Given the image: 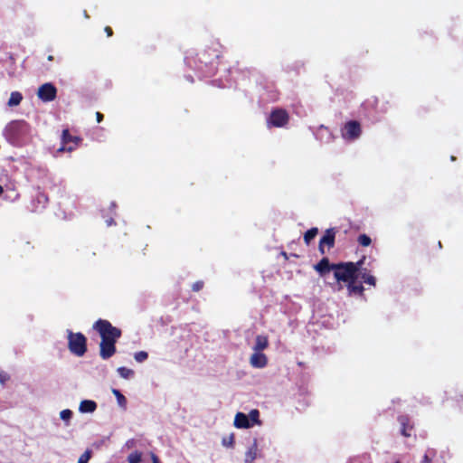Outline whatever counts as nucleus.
I'll use <instances>...</instances> for the list:
<instances>
[{"label": "nucleus", "instance_id": "f257e3e1", "mask_svg": "<svg viewBox=\"0 0 463 463\" xmlns=\"http://www.w3.org/2000/svg\"><path fill=\"white\" fill-rule=\"evenodd\" d=\"M92 328L99 333L101 338L99 344L100 357L104 360L112 357L117 352L116 343L121 337V330L113 326L109 320L101 318L93 324Z\"/></svg>", "mask_w": 463, "mask_h": 463}, {"label": "nucleus", "instance_id": "f03ea898", "mask_svg": "<svg viewBox=\"0 0 463 463\" xmlns=\"http://www.w3.org/2000/svg\"><path fill=\"white\" fill-rule=\"evenodd\" d=\"M364 257L356 262H339L333 267L334 277L337 282L349 283L353 279H358V272L361 271Z\"/></svg>", "mask_w": 463, "mask_h": 463}, {"label": "nucleus", "instance_id": "7ed1b4c3", "mask_svg": "<svg viewBox=\"0 0 463 463\" xmlns=\"http://www.w3.org/2000/svg\"><path fill=\"white\" fill-rule=\"evenodd\" d=\"M68 333V348L70 352L77 356H83L87 352V338L80 333H73L71 330Z\"/></svg>", "mask_w": 463, "mask_h": 463}, {"label": "nucleus", "instance_id": "20e7f679", "mask_svg": "<svg viewBox=\"0 0 463 463\" xmlns=\"http://www.w3.org/2000/svg\"><path fill=\"white\" fill-rule=\"evenodd\" d=\"M220 48L221 45L216 43L199 53L200 62L203 63L205 66H210V72H213L219 63V59L222 56Z\"/></svg>", "mask_w": 463, "mask_h": 463}, {"label": "nucleus", "instance_id": "39448f33", "mask_svg": "<svg viewBox=\"0 0 463 463\" xmlns=\"http://www.w3.org/2000/svg\"><path fill=\"white\" fill-rule=\"evenodd\" d=\"M363 106L367 110H373L375 114H385L392 108L391 99L388 96L371 97L367 99Z\"/></svg>", "mask_w": 463, "mask_h": 463}, {"label": "nucleus", "instance_id": "423d86ee", "mask_svg": "<svg viewBox=\"0 0 463 463\" xmlns=\"http://www.w3.org/2000/svg\"><path fill=\"white\" fill-rule=\"evenodd\" d=\"M29 132V125L24 120L11 121L5 128V135L13 142H19Z\"/></svg>", "mask_w": 463, "mask_h": 463}, {"label": "nucleus", "instance_id": "0eeeda50", "mask_svg": "<svg viewBox=\"0 0 463 463\" xmlns=\"http://www.w3.org/2000/svg\"><path fill=\"white\" fill-rule=\"evenodd\" d=\"M289 121V115L286 109H275L270 112V115L267 120V126L269 128H283Z\"/></svg>", "mask_w": 463, "mask_h": 463}, {"label": "nucleus", "instance_id": "6e6552de", "mask_svg": "<svg viewBox=\"0 0 463 463\" xmlns=\"http://www.w3.org/2000/svg\"><path fill=\"white\" fill-rule=\"evenodd\" d=\"M361 134V124L357 120L347 121L342 129V137L346 140H355Z\"/></svg>", "mask_w": 463, "mask_h": 463}, {"label": "nucleus", "instance_id": "1a4fd4ad", "mask_svg": "<svg viewBox=\"0 0 463 463\" xmlns=\"http://www.w3.org/2000/svg\"><path fill=\"white\" fill-rule=\"evenodd\" d=\"M81 139L79 137L71 136L69 129H64L61 134V146L58 149L59 152L74 150Z\"/></svg>", "mask_w": 463, "mask_h": 463}, {"label": "nucleus", "instance_id": "9d476101", "mask_svg": "<svg viewBox=\"0 0 463 463\" xmlns=\"http://www.w3.org/2000/svg\"><path fill=\"white\" fill-rule=\"evenodd\" d=\"M37 96L43 102L52 101L56 99L57 89L52 83H44L39 87Z\"/></svg>", "mask_w": 463, "mask_h": 463}, {"label": "nucleus", "instance_id": "9b49d317", "mask_svg": "<svg viewBox=\"0 0 463 463\" xmlns=\"http://www.w3.org/2000/svg\"><path fill=\"white\" fill-rule=\"evenodd\" d=\"M336 229L329 228L326 229L324 235L320 238L318 244V250L321 254H325V247L332 249L335 246Z\"/></svg>", "mask_w": 463, "mask_h": 463}, {"label": "nucleus", "instance_id": "f8f14e48", "mask_svg": "<svg viewBox=\"0 0 463 463\" xmlns=\"http://www.w3.org/2000/svg\"><path fill=\"white\" fill-rule=\"evenodd\" d=\"M398 421L401 424V433L404 437H411L413 431V425L411 423V419L408 415H400Z\"/></svg>", "mask_w": 463, "mask_h": 463}, {"label": "nucleus", "instance_id": "ddd939ff", "mask_svg": "<svg viewBox=\"0 0 463 463\" xmlns=\"http://www.w3.org/2000/svg\"><path fill=\"white\" fill-rule=\"evenodd\" d=\"M250 364L254 368H263L268 364V358L265 354L254 351L250 358Z\"/></svg>", "mask_w": 463, "mask_h": 463}, {"label": "nucleus", "instance_id": "4468645a", "mask_svg": "<svg viewBox=\"0 0 463 463\" xmlns=\"http://www.w3.org/2000/svg\"><path fill=\"white\" fill-rule=\"evenodd\" d=\"M335 263H330L328 258L324 257L318 263L315 265L314 268L320 275L323 276L333 270V267H335Z\"/></svg>", "mask_w": 463, "mask_h": 463}, {"label": "nucleus", "instance_id": "2eb2a0df", "mask_svg": "<svg viewBox=\"0 0 463 463\" xmlns=\"http://www.w3.org/2000/svg\"><path fill=\"white\" fill-rule=\"evenodd\" d=\"M357 279H353L347 285V292L349 296H363L364 288L361 283L356 282Z\"/></svg>", "mask_w": 463, "mask_h": 463}, {"label": "nucleus", "instance_id": "dca6fc26", "mask_svg": "<svg viewBox=\"0 0 463 463\" xmlns=\"http://www.w3.org/2000/svg\"><path fill=\"white\" fill-rule=\"evenodd\" d=\"M234 426L238 429H248L252 426L246 414L238 412L234 418Z\"/></svg>", "mask_w": 463, "mask_h": 463}, {"label": "nucleus", "instance_id": "f3484780", "mask_svg": "<svg viewBox=\"0 0 463 463\" xmlns=\"http://www.w3.org/2000/svg\"><path fill=\"white\" fill-rule=\"evenodd\" d=\"M258 440L257 439H254L252 444L249 447L245 453V463H253V461L258 457Z\"/></svg>", "mask_w": 463, "mask_h": 463}, {"label": "nucleus", "instance_id": "a211bd4d", "mask_svg": "<svg viewBox=\"0 0 463 463\" xmlns=\"http://www.w3.org/2000/svg\"><path fill=\"white\" fill-rule=\"evenodd\" d=\"M269 346V339L267 335H259L256 336L255 345L253 350L256 352H262Z\"/></svg>", "mask_w": 463, "mask_h": 463}, {"label": "nucleus", "instance_id": "6ab92c4d", "mask_svg": "<svg viewBox=\"0 0 463 463\" xmlns=\"http://www.w3.org/2000/svg\"><path fill=\"white\" fill-rule=\"evenodd\" d=\"M97 409V403L91 400H84L80 403L79 410L82 413L93 412Z\"/></svg>", "mask_w": 463, "mask_h": 463}, {"label": "nucleus", "instance_id": "aec40b11", "mask_svg": "<svg viewBox=\"0 0 463 463\" xmlns=\"http://www.w3.org/2000/svg\"><path fill=\"white\" fill-rule=\"evenodd\" d=\"M358 277H361V279L366 284H369L371 286H375L376 284L375 278L373 275H371L366 269H363V266H361V271L358 272Z\"/></svg>", "mask_w": 463, "mask_h": 463}, {"label": "nucleus", "instance_id": "412c9836", "mask_svg": "<svg viewBox=\"0 0 463 463\" xmlns=\"http://www.w3.org/2000/svg\"><path fill=\"white\" fill-rule=\"evenodd\" d=\"M436 457L437 450L435 449L429 448L426 449L420 463H431Z\"/></svg>", "mask_w": 463, "mask_h": 463}, {"label": "nucleus", "instance_id": "4be33fe9", "mask_svg": "<svg viewBox=\"0 0 463 463\" xmlns=\"http://www.w3.org/2000/svg\"><path fill=\"white\" fill-rule=\"evenodd\" d=\"M23 99V95L19 91H13L7 102L9 107L18 106Z\"/></svg>", "mask_w": 463, "mask_h": 463}, {"label": "nucleus", "instance_id": "5701e85b", "mask_svg": "<svg viewBox=\"0 0 463 463\" xmlns=\"http://www.w3.org/2000/svg\"><path fill=\"white\" fill-rule=\"evenodd\" d=\"M318 233V229L317 227L311 228L307 230L304 234V241L307 245H309L311 241L316 238Z\"/></svg>", "mask_w": 463, "mask_h": 463}, {"label": "nucleus", "instance_id": "b1692460", "mask_svg": "<svg viewBox=\"0 0 463 463\" xmlns=\"http://www.w3.org/2000/svg\"><path fill=\"white\" fill-rule=\"evenodd\" d=\"M112 393L115 395L119 406L125 408L127 405L126 397L118 389H113Z\"/></svg>", "mask_w": 463, "mask_h": 463}, {"label": "nucleus", "instance_id": "393cba45", "mask_svg": "<svg viewBox=\"0 0 463 463\" xmlns=\"http://www.w3.org/2000/svg\"><path fill=\"white\" fill-rule=\"evenodd\" d=\"M142 459V453L140 451H133L128 456V463H140Z\"/></svg>", "mask_w": 463, "mask_h": 463}, {"label": "nucleus", "instance_id": "a878e982", "mask_svg": "<svg viewBox=\"0 0 463 463\" xmlns=\"http://www.w3.org/2000/svg\"><path fill=\"white\" fill-rule=\"evenodd\" d=\"M249 420H250V422L253 425V424H260V412L258 410L254 409V410H251L249 413V416H248Z\"/></svg>", "mask_w": 463, "mask_h": 463}, {"label": "nucleus", "instance_id": "bb28decb", "mask_svg": "<svg viewBox=\"0 0 463 463\" xmlns=\"http://www.w3.org/2000/svg\"><path fill=\"white\" fill-rule=\"evenodd\" d=\"M118 373L119 375L124 379H129L134 375V371L131 369H128L127 367H119L118 368Z\"/></svg>", "mask_w": 463, "mask_h": 463}, {"label": "nucleus", "instance_id": "cd10ccee", "mask_svg": "<svg viewBox=\"0 0 463 463\" xmlns=\"http://www.w3.org/2000/svg\"><path fill=\"white\" fill-rule=\"evenodd\" d=\"M357 241L364 247H368L372 243L371 238L366 234H360L357 238Z\"/></svg>", "mask_w": 463, "mask_h": 463}, {"label": "nucleus", "instance_id": "c85d7f7f", "mask_svg": "<svg viewBox=\"0 0 463 463\" xmlns=\"http://www.w3.org/2000/svg\"><path fill=\"white\" fill-rule=\"evenodd\" d=\"M147 357H148V354L145 351L137 352L134 355V358L137 363H142V362L146 361L147 359Z\"/></svg>", "mask_w": 463, "mask_h": 463}, {"label": "nucleus", "instance_id": "c756f323", "mask_svg": "<svg viewBox=\"0 0 463 463\" xmlns=\"http://www.w3.org/2000/svg\"><path fill=\"white\" fill-rule=\"evenodd\" d=\"M91 458V450L87 449L83 454L80 455L78 463H88Z\"/></svg>", "mask_w": 463, "mask_h": 463}, {"label": "nucleus", "instance_id": "7c9ffc66", "mask_svg": "<svg viewBox=\"0 0 463 463\" xmlns=\"http://www.w3.org/2000/svg\"><path fill=\"white\" fill-rule=\"evenodd\" d=\"M60 416L63 420H70L72 416V411L69 409H65L61 411Z\"/></svg>", "mask_w": 463, "mask_h": 463}, {"label": "nucleus", "instance_id": "2f4dec72", "mask_svg": "<svg viewBox=\"0 0 463 463\" xmlns=\"http://www.w3.org/2000/svg\"><path fill=\"white\" fill-rule=\"evenodd\" d=\"M10 376L9 374L5 371H0V383L2 384H5L7 381H9Z\"/></svg>", "mask_w": 463, "mask_h": 463}, {"label": "nucleus", "instance_id": "473e14b6", "mask_svg": "<svg viewBox=\"0 0 463 463\" xmlns=\"http://www.w3.org/2000/svg\"><path fill=\"white\" fill-rule=\"evenodd\" d=\"M203 288V282L199 280V281H195L193 285H192V289L193 291H200L202 288Z\"/></svg>", "mask_w": 463, "mask_h": 463}, {"label": "nucleus", "instance_id": "72a5a7b5", "mask_svg": "<svg viewBox=\"0 0 463 463\" xmlns=\"http://www.w3.org/2000/svg\"><path fill=\"white\" fill-rule=\"evenodd\" d=\"M104 31H105L106 34H107L109 37H110V36H112V35H113V30H112V28H111L110 26H106V27L104 28Z\"/></svg>", "mask_w": 463, "mask_h": 463}, {"label": "nucleus", "instance_id": "f704fd0d", "mask_svg": "<svg viewBox=\"0 0 463 463\" xmlns=\"http://www.w3.org/2000/svg\"><path fill=\"white\" fill-rule=\"evenodd\" d=\"M96 118H97V121L99 123V122H101L103 120L104 116H103L102 113L97 111L96 112Z\"/></svg>", "mask_w": 463, "mask_h": 463}, {"label": "nucleus", "instance_id": "c9c22d12", "mask_svg": "<svg viewBox=\"0 0 463 463\" xmlns=\"http://www.w3.org/2000/svg\"><path fill=\"white\" fill-rule=\"evenodd\" d=\"M151 458H152V463H160L158 457L156 454L152 453Z\"/></svg>", "mask_w": 463, "mask_h": 463}, {"label": "nucleus", "instance_id": "e433bc0d", "mask_svg": "<svg viewBox=\"0 0 463 463\" xmlns=\"http://www.w3.org/2000/svg\"><path fill=\"white\" fill-rule=\"evenodd\" d=\"M47 60H48L49 61H53V56H52V55H49V56L47 57Z\"/></svg>", "mask_w": 463, "mask_h": 463}, {"label": "nucleus", "instance_id": "4c0bfd02", "mask_svg": "<svg viewBox=\"0 0 463 463\" xmlns=\"http://www.w3.org/2000/svg\"><path fill=\"white\" fill-rule=\"evenodd\" d=\"M4 193V188L3 186L0 184V196L3 194Z\"/></svg>", "mask_w": 463, "mask_h": 463}, {"label": "nucleus", "instance_id": "58836bf2", "mask_svg": "<svg viewBox=\"0 0 463 463\" xmlns=\"http://www.w3.org/2000/svg\"><path fill=\"white\" fill-rule=\"evenodd\" d=\"M132 443H133V440H131V441H127V445H128V446H132Z\"/></svg>", "mask_w": 463, "mask_h": 463}, {"label": "nucleus", "instance_id": "ea45409f", "mask_svg": "<svg viewBox=\"0 0 463 463\" xmlns=\"http://www.w3.org/2000/svg\"><path fill=\"white\" fill-rule=\"evenodd\" d=\"M132 443H133V440H131V441H127V445H128V446H132Z\"/></svg>", "mask_w": 463, "mask_h": 463}, {"label": "nucleus", "instance_id": "a19ab883", "mask_svg": "<svg viewBox=\"0 0 463 463\" xmlns=\"http://www.w3.org/2000/svg\"><path fill=\"white\" fill-rule=\"evenodd\" d=\"M228 443H231V444L233 443L232 437L231 438V440H228Z\"/></svg>", "mask_w": 463, "mask_h": 463}, {"label": "nucleus", "instance_id": "79ce46f5", "mask_svg": "<svg viewBox=\"0 0 463 463\" xmlns=\"http://www.w3.org/2000/svg\"><path fill=\"white\" fill-rule=\"evenodd\" d=\"M228 443H231V444L233 443L232 437L231 438V440H228Z\"/></svg>", "mask_w": 463, "mask_h": 463}, {"label": "nucleus", "instance_id": "37998d69", "mask_svg": "<svg viewBox=\"0 0 463 463\" xmlns=\"http://www.w3.org/2000/svg\"><path fill=\"white\" fill-rule=\"evenodd\" d=\"M84 16L89 17V15L87 14L86 11L84 12Z\"/></svg>", "mask_w": 463, "mask_h": 463}, {"label": "nucleus", "instance_id": "c03bdc74", "mask_svg": "<svg viewBox=\"0 0 463 463\" xmlns=\"http://www.w3.org/2000/svg\"><path fill=\"white\" fill-rule=\"evenodd\" d=\"M393 463H401V462H400L399 460H396V461H395V462H393Z\"/></svg>", "mask_w": 463, "mask_h": 463}]
</instances>
